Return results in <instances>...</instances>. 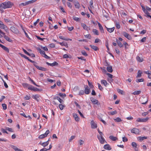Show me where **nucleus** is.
<instances>
[{
  "label": "nucleus",
  "mask_w": 151,
  "mask_h": 151,
  "mask_svg": "<svg viewBox=\"0 0 151 151\" xmlns=\"http://www.w3.org/2000/svg\"><path fill=\"white\" fill-rule=\"evenodd\" d=\"M50 131L49 130H47L45 133L42 134L39 136L38 138L40 139H43L46 137L50 133Z\"/></svg>",
  "instance_id": "obj_2"
},
{
  "label": "nucleus",
  "mask_w": 151,
  "mask_h": 151,
  "mask_svg": "<svg viewBox=\"0 0 151 151\" xmlns=\"http://www.w3.org/2000/svg\"><path fill=\"white\" fill-rule=\"evenodd\" d=\"M29 84L27 83H23L22 84V86L24 87L27 88H28V87L29 86Z\"/></svg>",
  "instance_id": "obj_48"
},
{
  "label": "nucleus",
  "mask_w": 151,
  "mask_h": 151,
  "mask_svg": "<svg viewBox=\"0 0 151 151\" xmlns=\"http://www.w3.org/2000/svg\"><path fill=\"white\" fill-rule=\"evenodd\" d=\"M107 75H108L109 78H111L110 79V81H112V78L113 77V75L110 73H107Z\"/></svg>",
  "instance_id": "obj_47"
},
{
  "label": "nucleus",
  "mask_w": 151,
  "mask_h": 151,
  "mask_svg": "<svg viewBox=\"0 0 151 151\" xmlns=\"http://www.w3.org/2000/svg\"><path fill=\"white\" fill-rule=\"evenodd\" d=\"M34 65L37 69L43 71H46L47 70V69L45 68L35 65V64H34Z\"/></svg>",
  "instance_id": "obj_15"
},
{
  "label": "nucleus",
  "mask_w": 151,
  "mask_h": 151,
  "mask_svg": "<svg viewBox=\"0 0 151 151\" xmlns=\"http://www.w3.org/2000/svg\"><path fill=\"white\" fill-rule=\"evenodd\" d=\"M20 114L26 118H28L29 119H31V117L29 115H28V116H26L24 113H21Z\"/></svg>",
  "instance_id": "obj_35"
},
{
  "label": "nucleus",
  "mask_w": 151,
  "mask_h": 151,
  "mask_svg": "<svg viewBox=\"0 0 151 151\" xmlns=\"http://www.w3.org/2000/svg\"><path fill=\"white\" fill-rule=\"evenodd\" d=\"M40 96L38 94L35 95H33L32 96V98L35 99L37 101H39L38 98L40 97Z\"/></svg>",
  "instance_id": "obj_20"
},
{
  "label": "nucleus",
  "mask_w": 151,
  "mask_h": 151,
  "mask_svg": "<svg viewBox=\"0 0 151 151\" xmlns=\"http://www.w3.org/2000/svg\"><path fill=\"white\" fill-rule=\"evenodd\" d=\"M81 26L82 27H83V29L87 31H88V30L90 29V27H87L86 25L83 23H81Z\"/></svg>",
  "instance_id": "obj_10"
},
{
  "label": "nucleus",
  "mask_w": 151,
  "mask_h": 151,
  "mask_svg": "<svg viewBox=\"0 0 151 151\" xmlns=\"http://www.w3.org/2000/svg\"><path fill=\"white\" fill-rule=\"evenodd\" d=\"M132 145L134 149V150L135 151H138V149L137 147V144L136 142H132Z\"/></svg>",
  "instance_id": "obj_14"
},
{
  "label": "nucleus",
  "mask_w": 151,
  "mask_h": 151,
  "mask_svg": "<svg viewBox=\"0 0 151 151\" xmlns=\"http://www.w3.org/2000/svg\"><path fill=\"white\" fill-rule=\"evenodd\" d=\"M90 100L94 104H99L98 103V101L93 97H91L90 98Z\"/></svg>",
  "instance_id": "obj_13"
},
{
  "label": "nucleus",
  "mask_w": 151,
  "mask_h": 151,
  "mask_svg": "<svg viewBox=\"0 0 151 151\" xmlns=\"http://www.w3.org/2000/svg\"><path fill=\"white\" fill-rule=\"evenodd\" d=\"M75 138V136H72L71 137H70V138L69 139V142H71V141L73 139H74Z\"/></svg>",
  "instance_id": "obj_63"
},
{
  "label": "nucleus",
  "mask_w": 151,
  "mask_h": 151,
  "mask_svg": "<svg viewBox=\"0 0 151 151\" xmlns=\"http://www.w3.org/2000/svg\"><path fill=\"white\" fill-rule=\"evenodd\" d=\"M97 23L101 32L102 33H104V32L103 27L100 23L97 22Z\"/></svg>",
  "instance_id": "obj_17"
},
{
  "label": "nucleus",
  "mask_w": 151,
  "mask_h": 151,
  "mask_svg": "<svg viewBox=\"0 0 151 151\" xmlns=\"http://www.w3.org/2000/svg\"><path fill=\"white\" fill-rule=\"evenodd\" d=\"M117 112L115 110L114 111L110 112V114L111 115H113L116 114H117Z\"/></svg>",
  "instance_id": "obj_54"
},
{
  "label": "nucleus",
  "mask_w": 151,
  "mask_h": 151,
  "mask_svg": "<svg viewBox=\"0 0 151 151\" xmlns=\"http://www.w3.org/2000/svg\"><path fill=\"white\" fill-rule=\"evenodd\" d=\"M136 59L137 61L139 62H142L143 61V58H142L140 57L139 56H137Z\"/></svg>",
  "instance_id": "obj_33"
},
{
  "label": "nucleus",
  "mask_w": 151,
  "mask_h": 151,
  "mask_svg": "<svg viewBox=\"0 0 151 151\" xmlns=\"http://www.w3.org/2000/svg\"><path fill=\"white\" fill-rule=\"evenodd\" d=\"M78 58L79 59H81L82 60H83L84 61H86V60L85 58L83 57H78Z\"/></svg>",
  "instance_id": "obj_60"
},
{
  "label": "nucleus",
  "mask_w": 151,
  "mask_h": 151,
  "mask_svg": "<svg viewBox=\"0 0 151 151\" xmlns=\"http://www.w3.org/2000/svg\"><path fill=\"white\" fill-rule=\"evenodd\" d=\"M3 109L4 110H6L7 109V106L5 104H2Z\"/></svg>",
  "instance_id": "obj_53"
},
{
  "label": "nucleus",
  "mask_w": 151,
  "mask_h": 151,
  "mask_svg": "<svg viewBox=\"0 0 151 151\" xmlns=\"http://www.w3.org/2000/svg\"><path fill=\"white\" fill-rule=\"evenodd\" d=\"M28 78L29 79V81H31V82L33 83V84L35 85V86H36L37 87H39V85L36 84L34 82L33 80H32V79H31V78L29 77H28Z\"/></svg>",
  "instance_id": "obj_39"
},
{
  "label": "nucleus",
  "mask_w": 151,
  "mask_h": 151,
  "mask_svg": "<svg viewBox=\"0 0 151 151\" xmlns=\"http://www.w3.org/2000/svg\"><path fill=\"white\" fill-rule=\"evenodd\" d=\"M91 127L92 129H95L97 127V124L93 120H92L91 122Z\"/></svg>",
  "instance_id": "obj_11"
},
{
  "label": "nucleus",
  "mask_w": 151,
  "mask_h": 151,
  "mask_svg": "<svg viewBox=\"0 0 151 151\" xmlns=\"http://www.w3.org/2000/svg\"><path fill=\"white\" fill-rule=\"evenodd\" d=\"M117 91L119 93L123 95L124 94V92L123 91L119 89H118L117 90Z\"/></svg>",
  "instance_id": "obj_43"
},
{
  "label": "nucleus",
  "mask_w": 151,
  "mask_h": 151,
  "mask_svg": "<svg viewBox=\"0 0 151 151\" xmlns=\"http://www.w3.org/2000/svg\"><path fill=\"white\" fill-rule=\"evenodd\" d=\"M49 46L50 48H52L55 47V46L54 44L52 43L49 45Z\"/></svg>",
  "instance_id": "obj_56"
},
{
  "label": "nucleus",
  "mask_w": 151,
  "mask_h": 151,
  "mask_svg": "<svg viewBox=\"0 0 151 151\" xmlns=\"http://www.w3.org/2000/svg\"><path fill=\"white\" fill-rule=\"evenodd\" d=\"M98 85L99 89L100 90H102L103 89V88L102 87V86L99 83H98Z\"/></svg>",
  "instance_id": "obj_64"
},
{
  "label": "nucleus",
  "mask_w": 151,
  "mask_h": 151,
  "mask_svg": "<svg viewBox=\"0 0 151 151\" xmlns=\"http://www.w3.org/2000/svg\"><path fill=\"white\" fill-rule=\"evenodd\" d=\"M85 92L84 91L82 90H80L78 94L80 95H83L84 94Z\"/></svg>",
  "instance_id": "obj_50"
},
{
  "label": "nucleus",
  "mask_w": 151,
  "mask_h": 151,
  "mask_svg": "<svg viewBox=\"0 0 151 151\" xmlns=\"http://www.w3.org/2000/svg\"><path fill=\"white\" fill-rule=\"evenodd\" d=\"M59 44L62 46H64L65 47H67L68 46V44L66 43L65 42H59Z\"/></svg>",
  "instance_id": "obj_45"
},
{
  "label": "nucleus",
  "mask_w": 151,
  "mask_h": 151,
  "mask_svg": "<svg viewBox=\"0 0 151 151\" xmlns=\"http://www.w3.org/2000/svg\"><path fill=\"white\" fill-rule=\"evenodd\" d=\"M74 5L76 8L79 9L80 8V4L78 1H77L75 3Z\"/></svg>",
  "instance_id": "obj_36"
},
{
  "label": "nucleus",
  "mask_w": 151,
  "mask_h": 151,
  "mask_svg": "<svg viewBox=\"0 0 151 151\" xmlns=\"http://www.w3.org/2000/svg\"><path fill=\"white\" fill-rule=\"evenodd\" d=\"M20 55L22 57L24 58L25 59L27 60L29 58L27 56H26L25 55L22 54H21Z\"/></svg>",
  "instance_id": "obj_59"
},
{
  "label": "nucleus",
  "mask_w": 151,
  "mask_h": 151,
  "mask_svg": "<svg viewBox=\"0 0 151 151\" xmlns=\"http://www.w3.org/2000/svg\"><path fill=\"white\" fill-rule=\"evenodd\" d=\"M144 79L143 78H140V79H137L136 80V81L137 82L139 83L141 82H143L144 81Z\"/></svg>",
  "instance_id": "obj_42"
},
{
  "label": "nucleus",
  "mask_w": 151,
  "mask_h": 151,
  "mask_svg": "<svg viewBox=\"0 0 151 151\" xmlns=\"http://www.w3.org/2000/svg\"><path fill=\"white\" fill-rule=\"evenodd\" d=\"M105 27L107 31L109 33H111L114 31V27H113L111 28H109L105 26Z\"/></svg>",
  "instance_id": "obj_23"
},
{
  "label": "nucleus",
  "mask_w": 151,
  "mask_h": 151,
  "mask_svg": "<svg viewBox=\"0 0 151 151\" xmlns=\"http://www.w3.org/2000/svg\"><path fill=\"white\" fill-rule=\"evenodd\" d=\"M49 144V142L48 141H46V142H44L42 143V145L44 147H45L47 146Z\"/></svg>",
  "instance_id": "obj_40"
},
{
  "label": "nucleus",
  "mask_w": 151,
  "mask_h": 151,
  "mask_svg": "<svg viewBox=\"0 0 151 151\" xmlns=\"http://www.w3.org/2000/svg\"><path fill=\"white\" fill-rule=\"evenodd\" d=\"M4 38L7 41L9 42H12V40L10 39V38L7 36L5 35H4Z\"/></svg>",
  "instance_id": "obj_24"
},
{
  "label": "nucleus",
  "mask_w": 151,
  "mask_h": 151,
  "mask_svg": "<svg viewBox=\"0 0 151 151\" xmlns=\"http://www.w3.org/2000/svg\"><path fill=\"white\" fill-rule=\"evenodd\" d=\"M85 37L88 38V39H91V36L90 35V34H88L86 35H84Z\"/></svg>",
  "instance_id": "obj_55"
},
{
  "label": "nucleus",
  "mask_w": 151,
  "mask_h": 151,
  "mask_svg": "<svg viewBox=\"0 0 151 151\" xmlns=\"http://www.w3.org/2000/svg\"><path fill=\"white\" fill-rule=\"evenodd\" d=\"M73 20L77 22L79 20V18L75 16H73Z\"/></svg>",
  "instance_id": "obj_52"
},
{
  "label": "nucleus",
  "mask_w": 151,
  "mask_h": 151,
  "mask_svg": "<svg viewBox=\"0 0 151 151\" xmlns=\"http://www.w3.org/2000/svg\"><path fill=\"white\" fill-rule=\"evenodd\" d=\"M81 54H82V55H83L85 56H87L88 55V54L86 53L85 52V51L84 50H83L81 51Z\"/></svg>",
  "instance_id": "obj_44"
},
{
  "label": "nucleus",
  "mask_w": 151,
  "mask_h": 151,
  "mask_svg": "<svg viewBox=\"0 0 151 151\" xmlns=\"http://www.w3.org/2000/svg\"><path fill=\"white\" fill-rule=\"evenodd\" d=\"M58 37L60 39H61L65 40H66V41H68V40L71 41L72 40L71 39H70V38H66L65 37H64L63 36H61L60 35H59L58 36Z\"/></svg>",
  "instance_id": "obj_18"
},
{
  "label": "nucleus",
  "mask_w": 151,
  "mask_h": 151,
  "mask_svg": "<svg viewBox=\"0 0 151 151\" xmlns=\"http://www.w3.org/2000/svg\"><path fill=\"white\" fill-rule=\"evenodd\" d=\"M59 107L60 109L61 110L63 109V106L62 104H60L59 105Z\"/></svg>",
  "instance_id": "obj_62"
},
{
  "label": "nucleus",
  "mask_w": 151,
  "mask_h": 151,
  "mask_svg": "<svg viewBox=\"0 0 151 151\" xmlns=\"http://www.w3.org/2000/svg\"><path fill=\"white\" fill-rule=\"evenodd\" d=\"M104 148L106 150H110L111 149V148L109 144H107L105 145L104 146Z\"/></svg>",
  "instance_id": "obj_19"
},
{
  "label": "nucleus",
  "mask_w": 151,
  "mask_h": 151,
  "mask_svg": "<svg viewBox=\"0 0 151 151\" xmlns=\"http://www.w3.org/2000/svg\"><path fill=\"white\" fill-rule=\"evenodd\" d=\"M116 28L118 29H119L120 28V25L119 22H116Z\"/></svg>",
  "instance_id": "obj_49"
},
{
  "label": "nucleus",
  "mask_w": 151,
  "mask_h": 151,
  "mask_svg": "<svg viewBox=\"0 0 151 151\" xmlns=\"http://www.w3.org/2000/svg\"><path fill=\"white\" fill-rule=\"evenodd\" d=\"M92 31L94 34L97 35H99L98 31L97 29H93L92 30Z\"/></svg>",
  "instance_id": "obj_32"
},
{
  "label": "nucleus",
  "mask_w": 151,
  "mask_h": 151,
  "mask_svg": "<svg viewBox=\"0 0 151 151\" xmlns=\"http://www.w3.org/2000/svg\"><path fill=\"white\" fill-rule=\"evenodd\" d=\"M141 91H137L134 92L133 93H132V94L134 95H137L140 94L141 93Z\"/></svg>",
  "instance_id": "obj_38"
},
{
  "label": "nucleus",
  "mask_w": 151,
  "mask_h": 151,
  "mask_svg": "<svg viewBox=\"0 0 151 151\" xmlns=\"http://www.w3.org/2000/svg\"><path fill=\"white\" fill-rule=\"evenodd\" d=\"M85 89L84 92L86 94H88L90 93V89L88 86H84Z\"/></svg>",
  "instance_id": "obj_7"
},
{
  "label": "nucleus",
  "mask_w": 151,
  "mask_h": 151,
  "mask_svg": "<svg viewBox=\"0 0 151 151\" xmlns=\"http://www.w3.org/2000/svg\"><path fill=\"white\" fill-rule=\"evenodd\" d=\"M10 30L13 33L15 34H18L19 32L18 29L14 26L11 27H10Z\"/></svg>",
  "instance_id": "obj_5"
},
{
  "label": "nucleus",
  "mask_w": 151,
  "mask_h": 151,
  "mask_svg": "<svg viewBox=\"0 0 151 151\" xmlns=\"http://www.w3.org/2000/svg\"><path fill=\"white\" fill-rule=\"evenodd\" d=\"M90 46L95 51H97L98 50V47L96 46L90 45Z\"/></svg>",
  "instance_id": "obj_29"
},
{
  "label": "nucleus",
  "mask_w": 151,
  "mask_h": 151,
  "mask_svg": "<svg viewBox=\"0 0 151 151\" xmlns=\"http://www.w3.org/2000/svg\"><path fill=\"white\" fill-rule=\"evenodd\" d=\"M116 42L119 47H122L123 46V44L117 39H116Z\"/></svg>",
  "instance_id": "obj_25"
},
{
  "label": "nucleus",
  "mask_w": 151,
  "mask_h": 151,
  "mask_svg": "<svg viewBox=\"0 0 151 151\" xmlns=\"http://www.w3.org/2000/svg\"><path fill=\"white\" fill-rule=\"evenodd\" d=\"M30 4V1H26L24 3H22L20 4V6H25L28 4Z\"/></svg>",
  "instance_id": "obj_26"
},
{
  "label": "nucleus",
  "mask_w": 151,
  "mask_h": 151,
  "mask_svg": "<svg viewBox=\"0 0 151 151\" xmlns=\"http://www.w3.org/2000/svg\"><path fill=\"white\" fill-rule=\"evenodd\" d=\"M67 4L69 8H70V9H72V5H71V4L69 2H67Z\"/></svg>",
  "instance_id": "obj_51"
},
{
  "label": "nucleus",
  "mask_w": 151,
  "mask_h": 151,
  "mask_svg": "<svg viewBox=\"0 0 151 151\" xmlns=\"http://www.w3.org/2000/svg\"><path fill=\"white\" fill-rule=\"evenodd\" d=\"M114 121L115 122H119L122 121V120L119 117H117L115 119H114Z\"/></svg>",
  "instance_id": "obj_37"
},
{
  "label": "nucleus",
  "mask_w": 151,
  "mask_h": 151,
  "mask_svg": "<svg viewBox=\"0 0 151 151\" xmlns=\"http://www.w3.org/2000/svg\"><path fill=\"white\" fill-rule=\"evenodd\" d=\"M30 98V97L29 96L26 95L24 97V99L26 100H29Z\"/></svg>",
  "instance_id": "obj_58"
},
{
  "label": "nucleus",
  "mask_w": 151,
  "mask_h": 151,
  "mask_svg": "<svg viewBox=\"0 0 151 151\" xmlns=\"http://www.w3.org/2000/svg\"><path fill=\"white\" fill-rule=\"evenodd\" d=\"M142 72L140 70H138L137 73V78H140L142 76Z\"/></svg>",
  "instance_id": "obj_34"
},
{
  "label": "nucleus",
  "mask_w": 151,
  "mask_h": 151,
  "mask_svg": "<svg viewBox=\"0 0 151 151\" xmlns=\"http://www.w3.org/2000/svg\"><path fill=\"white\" fill-rule=\"evenodd\" d=\"M149 118L147 117L145 118L144 119H142V118H138L136 120V122H145L147 121Z\"/></svg>",
  "instance_id": "obj_6"
},
{
  "label": "nucleus",
  "mask_w": 151,
  "mask_h": 151,
  "mask_svg": "<svg viewBox=\"0 0 151 151\" xmlns=\"http://www.w3.org/2000/svg\"><path fill=\"white\" fill-rule=\"evenodd\" d=\"M12 6V3L9 1L5 2L2 3L1 4V7L4 9L10 8Z\"/></svg>",
  "instance_id": "obj_1"
},
{
  "label": "nucleus",
  "mask_w": 151,
  "mask_h": 151,
  "mask_svg": "<svg viewBox=\"0 0 151 151\" xmlns=\"http://www.w3.org/2000/svg\"><path fill=\"white\" fill-rule=\"evenodd\" d=\"M106 69L107 71L111 73L113 71L112 67L111 66H107V67Z\"/></svg>",
  "instance_id": "obj_28"
},
{
  "label": "nucleus",
  "mask_w": 151,
  "mask_h": 151,
  "mask_svg": "<svg viewBox=\"0 0 151 151\" xmlns=\"http://www.w3.org/2000/svg\"><path fill=\"white\" fill-rule=\"evenodd\" d=\"M41 48H42L43 50L45 51H47L48 50V49L47 47H42V46H41Z\"/></svg>",
  "instance_id": "obj_57"
},
{
  "label": "nucleus",
  "mask_w": 151,
  "mask_h": 151,
  "mask_svg": "<svg viewBox=\"0 0 151 151\" xmlns=\"http://www.w3.org/2000/svg\"><path fill=\"white\" fill-rule=\"evenodd\" d=\"M58 63L56 61L53 62L52 63H51V66L53 67L56 65H57Z\"/></svg>",
  "instance_id": "obj_46"
},
{
  "label": "nucleus",
  "mask_w": 151,
  "mask_h": 151,
  "mask_svg": "<svg viewBox=\"0 0 151 151\" xmlns=\"http://www.w3.org/2000/svg\"><path fill=\"white\" fill-rule=\"evenodd\" d=\"M123 35L126 38L130 40L131 39V36L127 33L125 32H122Z\"/></svg>",
  "instance_id": "obj_12"
},
{
  "label": "nucleus",
  "mask_w": 151,
  "mask_h": 151,
  "mask_svg": "<svg viewBox=\"0 0 151 151\" xmlns=\"http://www.w3.org/2000/svg\"><path fill=\"white\" fill-rule=\"evenodd\" d=\"M36 37L38 40L42 41L43 40L45 39V38H41L40 37L37 36H36Z\"/></svg>",
  "instance_id": "obj_61"
},
{
  "label": "nucleus",
  "mask_w": 151,
  "mask_h": 151,
  "mask_svg": "<svg viewBox=\"0 0 151 151\" xmlns=\"http://www.w3.org/2000/svg\"><path fill=\"white\" fill-rule=\"evenodd\" d=\"M97 138L99 140L100 143L101 144H103L106 141L103 137V136H99V135H97Z\"/></svg>",
  "instance_id": "obj_4"
},
{
  "label": "nucleus",
  "mask_w": 151,
  "mask_h": 151,
  "mask_svg": "<svg viewBox=\"0 0 151 151\" xmlns=\"http://www.w3.org/2000/svg\"><path fill=\"white\" fill-rule=\"evenodd\" d=\"M131 133H134L135 134H139V129L134 128L131 130Z\"/></svg>",
  "instance_id": "obj_8"
},
{
  "label": "nucleus",
  "mask_w": 151,
  "mask_h": 151,
  "mask_svg": "<svg viewBox=\"0 0 151 151\" xmlns=\"http://www.w3.org/2000/svg\"><path fill=\"white\" fill-rule=\"evenodd\" d=\"M28 89L31 91H39V89L35 87L30 85H29V86L28 87Z\"/></svg>",
  "instance_id": "obj_9"
},
{
  "label": "nucleus",
  "mask_w": 151,
  "mask_h": 151,
  "mask_svg": "<svg viewBox=\"0 0 151 151\" xmlns=\"http://www.w3.org/2000/svg\"><path fill=\"white\" fill-rule=\"evenodd\" d=\"M73 116L76 121L78 122L79 121V118L77 114L75 113H73Z\"/></svg>",
  "instance_id": "obj_21"
},
{
  "label": "nucleus",
  "mask_w": 151,
  "mask_h": 151,
  "mask_svg": "<svg viewBox=\"0 0 151 151\" xmlns=\"http://www.w3.org/2000/svg\"><path fill=\"white\" fill-rule=\"evenodd\" d=\"M109 138L112 140L114 141L116 140L117 139V138L116 137H114L113 136H110L109 137Z\"/></svg>",
  "instance_id": "obj_30"
},
{
  "label": "nucleus",
  "mask_w": 151,
  "mask_h": 151,
  "mask_svg": "<svg viewBox=\"0 0 151 151\" xmlns=\"http://www.w3.org/2000/svg\"><path fill=\"white\" fill-rule=\"evenodd\" d=\"M60 97L64 98L66 96V95L65 93H60L58 94Z\"/></svg>",
  "instance_id": "obj_41"
},
{
  "label": "nucleus",
  "mask_w": 151,
  "mask_h": 151,
  "mask_svg": "<svg viewBox=\"0 0 151 151\" xmlns=\"http://www.w3.org/2000/svg\"><path fill=\"white\" fill-rule=\"evenodd\" d=\"M147 138V137H139L138 138V140L141 141L144 139H146Z\"/></svg>",
  "instance_id": "obj_31"
},
{
  "label": "nucleus",
  "mask_w": 151,
  "mask_h": 151,
  "mask_svg": "<svg viewBox=\"0 0 151 151\" xmlns=\"http://www.w3.org/2000/svg\"><path fill=\"white\" fill-rule=\"evenodd\" d=\"M0 28L4 29L6 32H8V30L6 26L4 25L3 22L1 21H0Z\"/></svg>",
  "instance_id": "obj_3"
},
{
  "label": "nucleus",
  "mask_w": 151,
  "mask_h": 151,
  "mask_svg": "<svg viewBox=\"0 0 151 151\" xmlns=\"http://www.w3.org/2000/svg\"><path fill=\"white\" fill-rule=\"evenodd\" d=\"M101 83L102 84H103L105 86H106L109 84L107 83V81L104 80H101Z\"/></svg>",
  "instance_id": "obj_27"
},
{
  "label": "nucleus",
  "mask_w": 151,
  "mask_h": 151,
  "mask_svg": "<svg viewBox=\"0 0 151 151\" xmlns=\"http://www.w3.org/2000/svg\"><path fill=\"white\" fill-rule=\"evenodd\" d=\"M0 47H1L4 51L7 52V53H9V49L8 48L1 44H0Z\"/></svg>",
  "instance_id": "obj_16"
},
{
  "label": "nucleus",
  "mask_w": 151,
  "mask_h": 151,
  "mask_svg": "<svg viewBox=\"0 0 151 151\" xmlns=\"http://www.w3.org/2000/svg\"><path fill=\"white\" fill-rule=\"evenodd\" d=\"M11 147L14 149L15 151H22L20 149L18 148L16 146L13 145H11Z\"/></svg>",
  "instance_id": "obj_22"
}]
</instances>
